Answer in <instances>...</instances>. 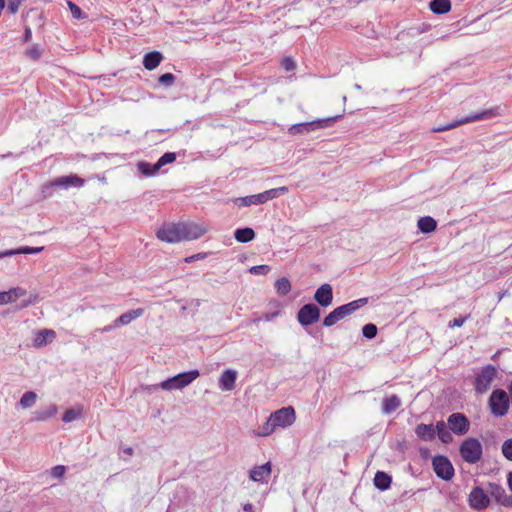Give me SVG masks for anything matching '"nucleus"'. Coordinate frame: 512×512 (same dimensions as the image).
Returning <instances> with one entry per match:
<instances>
[{"label": "nucleus", "mask_w": 512, "mask_h": 512, "mask_svg": "<svg viewBox=\"0 0 512 512\" xmlns=\"http://www.w3.org/2000/svg\"><path fill=\"white\" fill-rule=\"evenodd\" d=\"M342 118V115H335L323 119H316L305 123H297L288 128V133L292 136L298 134H308L318 129L331 127L335 122Z\"/></svg>", "instance_id": "obj_1"}, {"label": "nucleus", "mask_w": 512, "mask_h": 512, "mask_svg": "<svg viewBox=\"0 0 512 512\" xmlns=\"http://www.w3.org/2000/svg\"><path fill=\"white\" fill-rule=\"evenodd\" d=\"M287 192H288V188L283 186V187L269 189V190H266L259 194L249 195V196H245V197H239V198H236L234 202L239 207H245V206H250V205H259V204H264L269 200L275 199V198L279 197L280 195H283Z\"/></svg>", "instance_id": "obj_2"}, {"label": "nucleus", "mask_w": 512, "mask_h": 512, "mask_svg": "<svg viewBox=\"0 0 512 512\" xmlns=\"http://www.w3.org/2000/svg\"><path fill=\"white\" fill-rule=\"evenodd\" d=\"M199 375V371L197 369H193L187 372L179 373L165 381H162L160 384L155 385L154 387H160L168 391L182 389L191 384L195 379L199 377Z\"/></svg>", "instance_id": "obj_3"}, {"label": "nucleus", "mask_w": 512, "mask_h": 512, "mask_svg": "<svg viewBox=\"0 0 512 512\" xmlns=\"http://www.w3.org/2000/svg\"><path fill=\"white\" fill-rule=\"evenodd\" d=\"M500 115L499 107H493L490 109H485L483 111L472 113L467 117L461 118L459 120H456L453 123H450L443 127L435 128L434 131L436 132H442L446 131L452 128H455L458 125L469 123V122H476V121H483V120H490Z\"/></svg>", "instance_id": "obj_4"}, {"label": "nucleus", "mask_w": 512, "mask_h": 512, "mask_svg": "<svg viewBox=\"0 0 512 512\" xmlns=\"http://www.w3.org/2000/svg\"><path fill=\"white\" fill-rule=\"evenodd\" d=\"M459 451L463 460L470 464L477 463L482 457V445L476 438L465 439L460 445Z\"/></svg>", "instance_id": "obj_5"}, {"label": "nucleus", "mask_w": 512, "mask_h": 512, "mask_svg": "<svg viewBox=\"0 0 512 512\" xmlns=\"http://www.w3.org/2000/svg\"><path fill=\"white\" fill-rule=\"evenodd\" d=\"M84 184V180L77 175H69V176H61L56 178L55 180L46 183L42 187V193L43 197L47 198L50 197L52 194V189L62 188V189H68L70 187H81Z\"/></svg>", "instance_id": "obj_6"}, {"label": "nucleus", "mask_w": 512, "mask_h": 512, "mask_svg": "<svg viewBox=\"0 0 512 512\" xmlns=\"http://www.w3.org/2000/svg\"><path fill=\"white\" fill-rule=\"evenodd\" d=\"M510 400L503 389L494 390L489 398L491 413L496 417L505 416L509 410Z\"/></svg>", "instance_id": "obj_7"}, {"label": "nucleus", "mask_w": 512, "mask_h": 512, "mask_svg": "<svg viewBox=\"0 0 512 512\" xmlns=\"http://www.w3.org/2000/svg\"><path fill=\"white\" fill-rule=\"evenodd\" d=\"M496 375L497 370L493 365L484 366L475 378L474 388L476 393H485L490 388Z\"/></svg>", "instance_id": "obj_8"}, {"label": "nucleus", "mask_w": 512, "mask_h": 512, "mask_svg": "<svg viewBox=\"0 0 512 512\" xmlns=\"http://www.w3.org/2000/svg\"><path fill=\"white\" fill-rule=\"evenodd\" d=\"M432 466L437 477L449 481L454 476V467L451 461L443 455H436L432 459Z\"/></svg>", "instance_id": "obj_9"}, {"label": "nucleus", "mask_w": 512, "mask_h": 512, "mask_svg": "<svg viewBox=\"0 0 512 512\" xmlns=\"http://www.w3.org/2000/svg\"><path fill=\"white\" fill-rule=\"evenodd\" d=\"M321 315L320 308L314 303L303 305L297 313V320L303 327L316 323Z\"/></svg>", "instance_id": "obj_10"}, {"label": "nucleus", "mask_w": 512, "mask_h": 512, "mask_svg": "<svg viewBox=\"0 0 512 512\" xmlns=\"http://www.w3.org/2000/svg\"><path fill=\"white\" fill-rule=\"evenodd\" d=\"M181 228V242L196 240L203 236L207 231V227L203 224L194 222H179Z\"/></svg>", "instance_id": "obj_11"}, {"label": "nucleus", "mask_w": 512, "mask_h": 512, "mask_svg": "<svg viewBox=\"0 0 512 512\" xmlns=\"http://www.w3.org/2000/svg\"><path fill=\"white\" fill-rule=\"evenodd\" d=\"M157 238L167 243L181 242L180 223H167L158 229Z\"/></svg>", "instance_id": "obj_12"}, {"label": "nucleus", "mask_w": 512, "mask_h": 512, "mask_svg": "<svg viewBox=\"0 0 512 512\" xmlns=\"http://www.w3.org/2000/svg\"><path fill=\"white\" fill-rule=\"evenodd\" d=\"M449 429L457 434L464 435L469 431L470 422L468 418L462 413H453L447 419Z\"/></svg>", "instance_id": "obj_13"}, {"label": "nucleus", "mask_w": 512, "mask_h": 512, "mask_svg": "<svg viewBox=\"0 0 512 512\" xmlns=\"http://www.w3.org/2000/svg\"><path fill=\"white\" fill-rule=\"evenodd\" d=\"M295 418V411L291 406L283 407L271 414V421H274L276 427H288L294 423Z\"/></svg>", "instance_id": "obj_14"}, {"label": "nucleus", "mask_w": 512, "mask_h": 512, "mask_svg": "<svg viewBox=\"0 0 512 512\" xmlns=\"http://www.w3.org/2000/svg\"><path fill=\"white\" fill-rule=\"evenodd\" d=\"M489 494L481 487H475L469 494V504L477 510L485 509L490 504Z\"/></svg>", "instance_id": "obj_15"}, {"label": "nucleus", "mask_w": 512, "mask_h": 512, "mask_svg": "<svg viewBox=\"0 0 512 512\" xmlns=\"http://www.w3.org/2000/svg\"><path fill=\"white\" fill-rule=\"evenodd\" d=\"M487 493L495 499V501L503 506H512V495H508L505 489L497 483H488Z\"/></svg>", "instance_id": "obj_16"}, {"label": "nucleus", "mask_w": 512, "mask_h": 512, "mask_svg": "<svg viewBox=\"0 0 512 512\" xmlns=\"http://www.w3.org/2000/svg\"><path fill=\"white\" fill-rule=\"evenodd\" d=\"M314 300L322 307H328L333 301V289L328 283L322 284L314 294Z\"/></svg>", "instance_id": "obj_17"}, {"label": "nucleus", "mask_w": 512, "mask_h": 512, "mask_svg": "<svg viewBox=\"0 0 512 512\" xmlns=\"http://www.w3.org/2000/svg\"><path fill=\"white\" fill-rule=\"evenodd\" d=\"M368 303V298H359L336 308L341 319L351 315Z\"/></svg>", "instance_id": "obj_18"}, {"label": "nucleus", "mask_w": 512, "mask_h": 512, "mask_svg": "<svg viewBox=\"0 0 512 512\" xmlns=\"http://www.w3.org/2000/svg\"><path fill=\"white\" fill-rule=\"evenodd\" d=\"M237 372L232 369L223 371L219 378V387L222 391H231L235 387Z\"/></svg>", "instance_id": "obj_19"}, {"label": "nucleus", "mask_w": 512, "mask_h": 512, "mask_svg": "<svg viewBox=\"0 0 512 512\" xmlns=\"http://www.w3.org/2000/svg\"><path fill=\"white\" fill-rule=\"evenodd\" d=\"M271 474V463L267 462L263 465L256 466L250 470L249 476L255 482L265 481Z\"/></svg>", "instance_id": "obj_20"}, {"label": "nucleus", "mask_w": 512, "mask_h": 512, "mask_svg": "<svg viewBox=\"0 0 512 512\" xmlns=\"http://www.w3.org/2000/svg\"><path fill=\"white\" fill-rule=\"evenodd\" d=\"M55 336H56V333L54 330L42 329L37 332V334L34 338V341H33V345L36 348L44 347L48 343L52 342L53 339L55 338Z\"/></svg>", "instance_id": "obj_21"}, {"label": "nucleus", "mask_w": 512, "mask_h": 512, "mask_svg": "<svg viewBox=\"0 0 512 512\" xmlns=\"http://www.w3.org/2000/svg\"><path fill=\"white\" fill-rule=\"evenodd\" d=\"M27 291L21 287H14L8 291L0 292V297H3L0 300V305L15 302L18 298L25 296Z\"/></svg>", "instance_id": "obj_22"}, {"label": "nucleus", "mask_w": 512, "mask_h": 512, "mask_svg": "<svg viewBox=\"0 0 512 512\" xmlns=\"http://www.w3.org/2000/svg\"><path fill=\"white\" fill-rule=\"evenodd\" d=\"M415 434L424 441H432L435 438V428L432 424H418L415 428Z\"/></svg>", "instance_id": "obj_23"}, {"label": "nucleus", "mask_w": 512, "mask_h": 512, "mask_svg": "<svg viewBox=\"0 0 512 512\" xmlns=\"http://www.w3.org/2000/svg\"><path fill=\"white\" fill-rule=\"evenodd\" d=\"M163 56L158 51H151L144 55L143 58V66L147 70H153L155 69L162 61Z\"/></svg>", "instance_id": "obj_24"}, {"label": "nucleus", "mask_w": 512, "mask_h": 512, "mask_svg": "<svg viewBox=\"0 0 512 512\" xmlns=\"http://www.w3.org/2000/svg\"><path fill=\"white\" fill-rule=\"evenodd\" d=\"M144 313V309L142 308H137V309H133V310H130L128 312H125L123 313L120 317H118L115 322H116V325L119 327L120 325H128L130 324L133 320L139 318L140 316H142Z\"/></svg>", "instance_id": "obj_25"}, {"label": "nucleus", "mask_w": 512, "mask_h": 512, "mask_svg": "<svg viewBox=\"0 0 512 512\" xmlns=\"http://www.w3.org/2000/svg\"><path fill=\"white\" fill-rule=\"evenodd\" d=\"M401 406V400L397 395L386 397L382 401V413L389 415Z\"/></svg>", "instance_id": "obj_26"}, {"label": "nucleus", "mask_w": 512, "mask_h": 512, "mask_svg": "<svg viewBox=\"0 0 512 512\" xmlns=\"http://www.w3.org/2000/svg\"><path fill=\"white\" fill-rule=\"evenodd\" d=\"M373 482L377 489L385 491L390 487L392 478L386 472L377 471L374 476Z\"/></svg>", "instance_id": "obj_27"}, {"label": "nucleus", "mask_w": 512, "mask_h": 512, "mask_svg": "<svg viewBox=\"0 0 512 512\" xmlns=\"http://www.w3.org/2000/svg\"><path fill=\"white\" fill-rule=\"evenodd\" d=\"M437 434L439 440L444 444H449L453 441L451 432L447 429L444 421H438L435 426V435Z\"/></svg>", "instance_id": "obj_28"}, {"label": "nucleus", "mask_w": 512, "mask_h": 512, "mask_svg": "<svg viewBox=\"0 0 512 512\" xmlns=\"http://www.w3.org/2000/svg\"><path fill=\"white\" fill-rule=\"evenodd\" d=\"M43 249H44V247L24 246V247H20L18 249H11V250H6L4 252H1L0 258L6 257V256H12V255H16V254H37V253H40Z\"/></svg>", "instance_id": "obj_29"}, {"label": "nucleus", "mask_w": 512, "mask_h": 512, "mask_svg": "<svg viewBox=\"0 0 512 512\" xmlns=\"http://www.w3.org/2000/svg\"><path fill=\"white\" fill-rule=\"evenodd\" d=\"M234 237L240 243H247L255 238V232L249 227L238 228L234 232Z\"/></svg>", "instance_id": "obj_30"}, {"label": "nucleus", "mask_w": 512, "mask_h": 512, "mask_svg": "<svg viewBox=\"0 0 512 512\" xmlns=\"http://www.w3.org/2000/svg\"><path fill=\"white\" fill-rule=\"evenodd\" d=\"M429 7L435 14H445L451 9V2L450 0H432Z\"/></svg>", "instance_id": "obj_31"}, {"label": "nucleus", "mask_w": 512, "mask_h": 512, "mask_svg": "<svg viewBox=\"0 0 512 512\" xmlns=\"http://www.w3.org/2000/svg\"><path fill=\"white\" fill-rule=\"evenodd\" d=\"M418 229L422 233H431L437 227V222L430 216L421 217L417 223Z\"/></svg>", "instance_id": "obj_32"}, {"label": "nucleus", "mask_w": 512, "mask_h": 512, "mask_svg": "<svg viewBox=\"0 0 512 512\" xmlns=\"http://www.w3.org/2000/svg\"><path fill=\"white\" fill-rule=\"evenodd\" d=\"M136 167H137L138 171L146 177L154 176L159 171V170H156L155 164H150L145 161L138 162L136 164Z\"/></svg>", "instance_id": "obj_33"}, {"label": "nucleus", "mask_w": 512, "mask_h": 512, "mask_svg": "<svg viewBox=\"0 0 512 512\" xmlns=\"http://www.w3.org/2000/svg\"><path fill=\"white\" fill-rule=\"evenodd\" d=\"M275 289L279 295H281V296L287 295L291 291V283H290L289 279L286 277L279 278L275 282Z\"/></svg>", "instance_id": "obj_34"}, {"label": "nucleus", "mask_w": 512, "mask_h": 512, "mask_svg": "<svg viewBox=\"0 0 512 512\" xmlns=\"http://www.w3.org/2000/svg\"><path fill=\"white\" fill-rule=\"evenodd\" d=\"M36 399L37 395L35 392L27 391L20 398L19 404L24 409L31 408L36 403Z\"/></svg>", "instance_id": "obj_35"}, {"label": "nucleus", "mask_w": 512, "mask_h": 512, "mask_svg": "<svg viewBox=\"0 0 512 512\" xmlns=\"http://www.w3.org/2000/svg\"><path fill=\"white\" fill-rule=\"evenodd\" d=\"M57 413V407L55 405H50L36 413V420L45 421L52 417H54Z\"/></svg>", "instance_id": "obj_36"}, {"label": "nucleus", "mask_w": 512, "mask_h": 512, "mask_svg": "<svg viewBox=\"0 0 512 512\" xmlns=\"http://www.w3.org/2000/svg\"><path fill=\"white\" fill-rule=\"evenodd\" d=\"M82 416L81 408H71L65 411L62 417V421L65 423L73 422Z\"/></svg>", "instance_id": "obj_37"}, {"label": "nucleus", "mask_w": 512, "mask_h": 512, "mask_svg": "<svg viewBox=\"0 0 512 512\" xmlns=\"http://www.w3.org/2000/svg\"><path fill=\"white\" fill-rule=\"evenodd\" d=\"M175 160L176 154L174 152H166L155 163V168L156 170H160L163 166L173 163Z\"/></svg>", "instance_id": "obj_38"}, {"label": "nucleus", "mask_w": 512, "mask_h": 512, "mask_svg": "<svg viewBox=\"0 0 512 512\" xmlns=\"http://www.w3.org/2000/svg\"><path fill=\"white\" fill-rule=\"evenodd\" d=\"M42 54L43 48L40 44H34L31 48L25 51V55L33 61L39 60L42 57Z\"/></svg>", "instance_id": "obj_39"}, {"label": "nucleus", "mask_w": 512, "mask_h": 512, "mask_svg": "<svg viewBox=\"0 0 512 512\" xmlns=\"http://www.w3.org/2000/svg\"><path fill=\"white\" fill-rule=\"evenodd\" d=\"M276 428L277 427H276L274 421H271V415H270L269 418L266 420V422L262 425L260 430L257 432V435L258 436H268V435L272 434Z\"/></svg>", "instance_id": "obj_40"}, {"label": "nucleus", "mask_w": 512, "mask_h": 512, "mask_svg": "<svg viewBox=\"0 0 512 512\" xmlns=\"http://www.w3.org/2000/svg\"><path fill=\"white\" fill-rule=\"evenodd\" d=\"M339 320H341L339 313L337 312L336 308L331 311L323 320V326L325 327H331L334 324H336Z\"/></svg>", "instance_id": "obj_41"}, {"label": "nucleus", "mask_w": 512, "mask_h": 512, "mask_svg": "<svg viewBox=\"0 0 512 512\" xmlns=\"http://www.w3.org/2000/svg\"><path fill=\"white\" fill-rule=\"evenodd\" d=\"M377 332H378V329H377L376 325L373 323L365 324L362 328V334L367 339L375 338L377 335Z\"/></svg>", "instance_id": "obj_42"}, {"label": "nucleus", "mask_w": 512, "mask_h": 512, "mask_svg": "<svg viewBox=\"0 0 512 512\" xmlns=\"http://www.w3.org/2000/svg\"><path fill=\"white\" fill-rule=\"evenodd\" d=\"M502 454L506 459L512 461V438L505 440L502 444Z\"/></svg>", "instance_id": "obj_43"}, {"label": "nucleus", "mask_w": 512, "mask_h": 512, "mask_svg": "<svg viewBox=\"0 0 512 512\" xmlns=\"http://www.w3.org/2000/svg\"><path fill=\"white\" fill-rule=\"evenodd\" d=\"M158 81L160 84L169 87L174 84L175 76L172 73H165L159 77Z\"/></svg>", "instance_id": "obj_44"}, {"label": "nucleus", "mask_w": 512, "mask_h": 512, "mask_svg": "<svg viewBox=\"0 0 512 512\" xmlns=\"http://www.w3.org/2000/svg\"><path fill=\"white\" fill-rule=\"evenodd\" d=\"M24 0H8L6 9L10 14H16Z\"/></svg>", "instance_id": "obj_45"}, {"label": "nucleus", "mask_w": 512, "mask_h": 512, "mask_svg": "<svg viewBox=\"0 0 512 512\" xmlns=\"http://www.w3.org/2000/svg\"><path fill=\"white\" fill-rule=\"evenodd\" d=\"M249 271L254 275H266L270 271V267L268 265H256L252 266Z\"/></svg>", "instance_id": "obj_46"}, {"label": "nucleus", "mask_w": 512, "mask_h": 512, "mask_svg": "<svg viewBox=\"0 0 512 512\" xmlns=\"http://www.w3.org/2000/svg\"><path fill=\"white\" fill-rule=\"evenodd\" d=\"M65 471H66V467L63 466V465H57V466H54L51 471H50V474L52 477L54 478H62L65 474Z\"/></svg>", "instance_id": "obj_47"}, {"label": "nucleus", "mask_w": 512, "mask_h": 512, "mask_svg": "<svg viewBox=\"0 0 512 512\" xmlns=\"http://www.w3.org/2000/svg\"><path fill=\"white\" fill-rule=\"evenodd\" d=\"M68 6H69L71 14L74 18H76V19L83 18L81 9L75 3L68 1Z\"/></svg>", "instance_id": "obj_48"}, {"label": "nucleus", "mask_w": 512, "mask_h": 512, "mask_svg": "<svg viewBox=\"0 0 512 512\" xmlns=\"http://www.w3.org/2000/svg\"><path fill=\"white\" fill-rule=\"evenodd\" d=\"M39 301H40V298H39V296L37 294H30L28 299H25V300H23L21 302L20 307L21 308H26V307H28V306H30L32 304H35V303H37Z\"/></svg>", "instance_id": "obj_49"}, {"label": "nucleus", "mask_w": 512, "mask_h": 512, "mask_svg": "<svg viewBox=\"0 0 512 512\" xmlns=\"http://www.w3.org/2000/svg\"><path fill=\"white\" fill-rule=\"evenodd\" d=\"M468 317H469V315L464 316V317L460 316L458 318H454L453 320L449 321L448 327L449 328L461 327V326H463L465 321L468 319Z\"/></svg>", "instance_id": "obj_50"}, {"label": "nucleus", "mask_w": 512, "mask_h": 512, "mask_svg": "<svg viewBox=\"0 0 512 512\" xmlns=\"http://www.w3.org/2000/svg\"><path fill=\"white\" fill-rule=\"evenodd\" d=\"M282 67L286 71H293L296 68V63L292 58L286 57L282 61Z\"/></svg>", "instance_id": "obj_51"}, {"label": "nucleus", "mask_w": 512, "mask_h": 512, "mask_svg": "<svg viewBox=\"0 0 512 512\" xmlns=\"http://www.w3.org/2000/svg\"><path fill=\"white\" fill-rule=\"evenodd\" d=\"M116 328H118V326L116 325V322L114 321L112 324L107 325L101 329H97L96 331L106 333V332H110L111 330L116 329Z\"/></svg>", "instance_id": "obj_52"}, {"label": "nucleus", "mask_w": 512, "mask_h": 512, "mask_svg": "<svg viewBox=\"0 0 512 512\" xmlns=\"http://www.w3.org/2000/svg\"><path fill=\"white\" fill-rule=\"evenodd\" d=\"M31 38H32V31H31V28L27 26L24 31L23 41L28 42L31 40Z\"/></svg>", "instance_id": "obj_53"}, {"label": "nucleus", "mask_w": 512, "mask_h": 512, "mask_svg": "<svg viewBox=\"0 0 512 512\" xmlns=\"http://www.w3.org/2000/svg\"><path fill=\"white\" fill-rule=\"evenodd\" d=\"M203 257H204V256H203L202 254H200V253H199V254H196V255H192V256H190V257H187V258L185 259V261H186L187 263H190V262H192V261H194V260H196V259H202Z\"/></svg>", "instance_id": "obj_54"}, {"label": "nucleus", "mask_w": 512, "mask_h": 512, "mask_svg": "<svg viewBox=\"0 0 512 512\" xmlns=\"http://www.w3.org/2000/svg\"><path fill=\"white\" fill-rule=\"evenodd\" d=\"M279 314V312H273V313H267L264 316V319L266 321H271L274 317H276Z\"/></svg>", "instance_id": "obj_55"}, {"label": "nucleus", "mask_w": 512, "mask_h": 512, "mask_svg": "<svg viewBox=\"0 0 512 512\" xmlns=\"http://www.w3.org/2000/svg\"><path fill=\"white\" fill-rule=\"evenodd\" d=\"M243 510L245 512H253V505L251 503H246L244 506H243Z\"/></svg>", "instance_id": "obj_56"}, {"label": "nucleus", "mask_w": 512, "mask_h": 512, "mask_svg": "<svg viewBox=\"0 0 512 512\" xmlns=\"http://www.w3.org/2000/svg\"><path fill=\"white\" fill-rule=\"evenodd\" d=\"M507 484H508L509 489L512 491V471L509 472V474L507 476Z\"/></svg>", "instance_id": "obj_57"}, {"label": "nucleus", "mask_w": 512, "mask_h": 512, "mask_svg": "<svg viewBox=\"0 0 512 512\" xmlns=\"http://www.w3.org/2000/svg\"><path fill=\"white\" fill-rule=\"evenodd\" d=\"M124 452H125L126 454H128V455H132V453H133V449H132L131 447H128V448H126V449L124 450Z\"/></svg>", "instance_id": "obj_58"}, {"label": "nucleus", "mask_w": 512, "mask_h": 512, "mask_svg": "<svg viewBox=\"0 0 512 512\" xmlns=\"http://www.w3.org/2000/svg\"><path fill=\"white\" fill-rule=\"evenodd\" d=\"M354 87H355V89H357V90H360V89H361V85H359V84H355V85H354Z\"/></svg>", "instance_id": "obj_59"}, {"label": "nucleus", "mask_w": 512, "mask_h": 512, "mask_svg": "<svg viewBox=\"0 0 512 512\" xmlns=\"http://www.w3.org/2000/svg\"><path fill=\"white\" fill-rule=\"evenodd\" d=\"M506 292L499 295V300H501L505 296Z\"/></svg>", "instance_id": "obj_60"}, {"label": "nucleus", "mask_w": 512, "mask_h": 512, "mask_svg": "<svg viewBox=\"0 0 512 512\" xmlns=\"http://www.w3.org/2000/svg\"><path fill=\"white\" fill-rule=\"evenodd\" d=\"M3 297H0V300H2Z\"/></svg>", "instance_id": "obj_61"}]
</instances>
